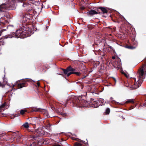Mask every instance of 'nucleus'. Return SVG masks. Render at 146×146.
I'll use <instances>...</instances> for the list:
<instances>
[{
	"instance_id": "28",
	"label": "nucleus",
	"mask_w": 146,
	"mask_h": 146,
	"mask_svg": "<svg viewBox=\"0 0 146 146\" xmlns=\"http://www.w3.org/2000/svg\"><path fill=\"white\" fill-rule=\"evenodd\" d=\"M105 53H104L102 55V58L103 59V57H104V56H105Z\"/></svg>"
},
{
	"instance_id": "31",
	"label": "nucleus",
	"mask_w": 146,
	"mask_h": 146,
	"mask_svg": "<svg viewBox=\"0 0 146 146\" xmlns=\"http://www.w3.org/2000/svg\"><path fill=\"white\" fill-rule=\"evenodd\" d=\"M86 77V76H83V77H82L80 79L82 80H83V79L85 78Z\"/></svg>"
},
{
	"instance_id": "8",
	"label": "nucleus",
	"mask_w": 146,
	"mask_h": 146,
	"mask_svg": "<svg viewBox=\"0 0 146 146\" xmlns=\"http://www.w3.org/2000/svg\"><path fill=\"white\" fill-rule=\"evenodd\" d=\"M100 13V12H99V13L98 12L96 11L95 10H91L89 11V12H88L87 13V14L89 15L92 16L93 15L97 14L98 13Z\"/></svg>"
},
{
	"instance_id": "41",
	"label": "nucleus",
	"mask_w": 146,
	"mask_h": 146,
	"mask_svg": "<svg viewBox=\"0 0 146 146\" xmlns=\"http://www.w3.org/2000/svg\"><path fill=\"white\" fill-rule=\"evenodd\" d=\"M48 125H49V127H50V124H49Z\"/></svg>"
},
{
	"instance_id": "27",
	"label": "nucleus",
	"mask_w": 146,
	"mask_h": 146,
	"mask_svg": "<svg viewBox=\"0 0 146 146\" xmlns=\"http://www.w3.org/2000/svg\"><path fill=\"white\" fill-rule=\"evenodd\" d=\"M112 78L113 79V81H114L115 83L116 82V80L115 79V78H114L113 77Z\"/></svg>"
},
{
	"instance_id": "26",
	"label": "nucleus",
	"mask_w": 146,
	"mask_h": 146,
	"mask_svg": "<svg viewBox=\"0 0 146 146\" xmlns=\"http://www.w3.org/2000/svg\"><path fill=\"white\" fill-rule=\"evenodd\" d=\"M144 62H145V64H144L143 65V66H146V59H145L144 60Z\"/></svg>"
},
{
	"instance_id": "6",
	"label": "nucleus",
	"mask_w": 146,
	"mask_h": 146,
	"mask_svg": "<svg viewBox=\"0 0 146 146\" xmlns=\"http://www.w3.org/2000/svg\"><path fill=\"white\" fill-rule=\"evenodd\" d=\"M62 69L63 71L64 74L67 75L68 77L71 74H74V71L76 70L75 69L72 68L71 66L67 67L66 69L63 68Z\"/></svg>"
},
{
	"instance_id": "21",
	"label": "nucleus",
	"mask_w": 146,
	"mask_h": 146,
	"mask_svg": "<svg viewBox=\"0 0 146 146\" xmlns=\"http://www.w3.org/2000/svg\"><path fill=\"white\" fill-rule=\"evenodd\" d=\"M36 125H38L39 124V122H40V120L39 119L36 118Z\"/></svg>"
},
{
	"instance_id": "9",
	"label": "nucleus",
	"mask_w": 146,
	"mask_h": 146,
	"mask_svg": "<svg viewBox=\"0 0 146 146\" xmlns=\"http://www.w3.org/2000/svg\"><path fill=\"white\" fill-rule=\"evenodd\" d=\"M125 103L126 104L129 103H132L133 104L135 105V106H136V105H137V104L135 102L134 100V99L128 100Z\"/></svg>"
},
{
	"instance_id": "18",
	"label": "nucleus",
	"mask_w": 146,
	"mask_h": 146,
	"mask_svg": "<svg viewBox=\"0 0 146 146\" xmlns=\"http://www.w3.org/2000/svg\"><path fill=\"white\" fill-rule=\"evenodd\" d=\"M74 74H76L77 76H80L81 73L80 72H76L74 71Z\"/></svg>"
},
{
	"instance_id": "33",
	"label": "nucleus",
	"mask_w": 146,
	"mask_h": 146,
	"mask_svg": "<svg viewBox=\"0 0 146 146\" xmlns=\"http://www.w3.org/2000/svg\"><path fill=\"white\" fill-rule=\"evenodd\" d=\"M146 105V103H144L143 105H141V106H145Z\"/></svg>"
},
{
	"instance_id": "22",
	"label": "nucleus",
	"mask_w": 146,
	"mask_h": 146,
	"mask_svg": "<svg viewBox=\"0 0 146 146\" xmlns=\"http://www.w3.org/2000/svg\"><path fill=\"white\" fill-rule=\"evenodd\" d=\"M135 107V105L133 104V105L131 106L129 108V110H131L133 109Z\"/></svg>"
},
{
	"instance_id": "29",
	"label": "nucleus",
	"mask_w": 146,
	"mask_h": 146,
	"mask_svg": "<svg viewBox=\"0 0 146 146\" xmlns=\"http://www.w3.org/2000/svg\"><path fill=\"white\" fill-rule=\"evenodd\" d=\"M3 30L0 31V36L1 35V34H2V33L3 32Z\"/></svg>"
},
{
	"instance_id": "30",
	"label": "nucleus",
	"mask_w": 146,
	"mask_h": 146,
	"mask_svg": "<svg viewBox=\"0 0 146 146\" xmlns=\"http://www.w3.org/2000/svg\"><path fill=\"white\" fill-rule=\"evenodd\" d=\"M113 21H114L115 22H116V23H119V21H115V20H113Z\"/></svg>"
},
{
	"instance_id": "35",
	"label": "nucleus",
	"mask_w": 146,
	"mask_h": 146,
	"mask_svg": "<svg viewBox=\"0 0 146 146\" xmlns=\"http://www.w3.org/2000/svg\"><path fill=\"white\" fill-rule=\"evenodd\" d=\"M16 115H13V117H11V119H12L13 118H14L15 117H17V116H16Z\"/></svg>"
},
{
	"instance_id": "24",
	"label": "nucleus",
	"mask_w": 146,
	"mask_h": 146,
	"mask_svg": "<svg viewBox=\"0 0 146 146\" xmlns=\"http://www.w3.org/2000/svg\"><path fill=\"white\" fill-rule=\"evenodd\" d=\"M5 135L4 134H0V137H1V138L3 137L4 136H5Z\"/></svg>"
},
{
	"instance_id": "39",
	"label": "nucleus",
	"mask_w": 146,
	"mask_h": 146,
	"mask_svg": "<svg viewBox=\"0 0 146 146\" xmlns=\"http://www.w3.org/2000/svg\"><path fill=\"white\" fill-rule=\"evenodd\" d=\"M84 9H85V8L84 7H82L81 8V9H82V10H84Z\"/></svg>"
},
{
	"instance_id": "40",
	"label": "nucleus",
	"mask_w": 146,
	"mask_h": 146,
	"mask_svg": "<svg viewBox=\"0 0 146 146\" xmlns=\"http://www.w3.org/2000/svg\"><path fill=\"white\" fill-rule=\"evenodd\" d=\"M95 103H96H96H96V102H95L94 103V104H95Z\"/></svg>"
},
{
	"instance_id": "38",
	"label": "nucleus",
	"mask_w": 146,
	"mask_h": 146,
	"mask_svg": "<svg viewBox=\"0 0 146 146\" xmlns=\"http://www.w3.org/2000/svg\"><path fill=\"white\" fill-rule=\"evenodd\" d=\"M112 58L113 59H115V57L114 56H113L112 57Z\"/></svg>"
},
{
	"instance_id": "19",
	"label": "nucleus",
	"mask_w": 146,
	"mask_h": 146,
	"mask_svg": "<svg viewBox=\"0 0 146 146\" xmlns=\"http://www.w3.org/2000/svg\"><path fill=\"white\" fill-rule=\"evenodd\" d=\"M5 105L6 103L5 102L0 106V109H2L4 108V107L5 106Z\"/></svg>"
},
{
	"instance_id": "13",
	"label": "nucleus",
	"mask_w": 146,
	"mask_h": 146,
	"mask_svg": "<svg viewBox=\"0 0 146 146\" xmlns=\"http://www.w3.org/2000/svg\"><path fill=\"white\" fill-rule=\"evenodd\" d=\"M23 126L26 129H28L29 127V123L28 122H26L24 123L23 125Z\"/></svg>"
},
{
	"instance_id": "37",
	"label": "nucleus",
	"mask_w": 146,
	"mask_h": 146,
	"mask_svg": "<svg viewBox=\"0 0 146 146\" xmlns=\"http://www.w3.org/2000/svg\"><path fill=\"white\" fill-rule=\"evenodd\" d=\"M108 48H110V49H112V48L111 46H108Z\"/></svg>"
},
{
	"instance_id": "42",
	"label": "nucleus",
	"mask_w": 146,
	"mask_h": 146,
	"mask_svg": "<svg viewBox=\"0 0 146 146\" xmlns=\"http://www.w3.org/2000/svg\"><path fill=\"white\" fill-rule=\"evenodd\" d=\"M97 11H98V9H97Z\"/></svg>"
},
{
	"instance_id": "25",
	"label": "nucleus",
	"mask_w": 146,
	"mask_h": 146,
	"mask_svg": "<svg viewBox=\"0 0 146 146\" xmlns=\"http://www.w3.org/2000/svg\"><path fill=\"white\" fill-rule=\"evenodd\" d=\"M36 84H37V86L38 87H39V86H40V83L39 82H37V83H36Z\"/></svg>"
},
{
	"instance_id": "34",
	"label": "nucleus",
	"mask_w": 146,
	"mask_h": 146,
	"mask_svg": "<svg viewBox=\"0 0 146 146\" xmlns=\"http://www.w3.org/2000/svg\"><path fill=\"white\" fill-rule=\"evenodd\" d=\"M124 75L126 77H128V76L127 74L125 73H124Z\"/></svg>"
},
{
	"instance_id": "36",
	"label": "nucleus",
	"mask_w": 146,
	"mask_h": 146,
	"mask_svg": "<svg viewBox=\"0 0 146 146\" xmlns=\"http://www.w3.org/2000/svg\"><path fill=\"white\" fill-rule=\"evenodd\" d=\"M53 146H61L60 145H54Z\"/></svg>"
},
{
	"instance_id": "15",
	"label": "nucleus",
	"mask_w": 146,
	"mask_h": 146,
	"mask_svg": "<svg viewBox=\"0 0 146 146\" xmlns=\"http://www.w3.org/2000/svg\"><path fill=\"white\" fill-rule=\"evenodd\" d=\"M27 112V111L25 110H22L20 111V114L22 115H24L25 112Z\"/></svg>"
},
{
	"instance_id": "4",
	"label": "nucleus",
	"mask_w": 146,
	"mask_h": 146,
	"mask_svg": "<svg viewBox=\"0 0 146 146\" xmlns=\"http://www.w3.org/2000/svg\"><path fill=\"white\" fill-rule=\"evenodd\" d=\"M29 81L28 80H20L17 81L16 82L15 84L13 85L12 86V90H16L17 89L14 88L16 85H17V87L18 88H21L27 86L28 85L27 82Z\"/></svg>"
},
{
	"instance_id": "10",
	"label": "nucleus",
	"mask_w": 146,
	"mask_h": 146,
	"mask_svg": "<svg viewBox=\"0 0 146 146\" xmlns=\"http://www.w3.org/2000/svg\"><path fill=\"white\" fill-rule=\"evenodd\" d=\"M98 9H101L103 14L106 13H108L109 12L108 10L104 7H99Z\"/></svg>"
},
{
	"instance_id": "11",
	"label": "nucleus",
	"mask_w": 146,
	"mask_h": 146,
	"mask_svg": "<svg viewBox=\"0 0 146 146\" xmlns=\"http://www.w3.org/2000/svg\"><path fill=\"white\" fill-rule=\"evenodd\" d=\"M41 110L42 111V109L35 107L31 109V111L32 112L36 111L40 112Z\"/></svg>"
},
{
	"instance_id": "14",
	"label": "nucleus",
	"mask_w": 146,
	"mask_h": 146,
	"mask_svg": "<svg viewBox=\"0 0 146 146\" xmlns=\"http://www.w3.org/2000/svg\"><path fill=\"white\" fill-rule=\"evenodd\" d=\"M3 82L4 83L3 84L2 83H1V82L0 83V86L2 88H3L5 86V84H6L7 83L6 81H5L4 80V79L3 78Z\"/></svg>"
},
{
	"instance_id": "12",
	"label": "nucleus",
	"mask_w": 146,
	"mask_h": 146,
	"mask_svg": "<svg viewBox=\"0 0 146 146\" xmlns=\"http://www.w3.org/2000/svg\"><path fill=\"white\" fill-rule=\"evenodd\" d=\"M41 110L40 112H44V115L46 116L47 118H48L50 116H49L48 113L47 111L44 110Z\"/></svg>"
},
{
	"instance_id": "16",
	"label": "nucleus",
	"mask_w": 146,
	"mask_h": 146,
	"mask_svg": "<svg viewBox=\"0 0 146 146\" xmlns=\"http://www.w3.org/2000/svg\"><path fill=\"white\" fill-rule=\"evenodd\" d=\"M110 112V109L109 108H107L106 111L105 112V113L106 114L108 115L109 114Z\"/></svg>"
},
{
	"instance_id": "7",
	"label": "nucleus",
	"mask_w": 146,
	"mask_h": 146,
	"mask_svg": "<svg viewBox=\"0 0 146 146\" xmlns=\"http://www.w3.org/2000/svg\"><path fill=\"white\" fill-rule=\"evenodd\" d=\"M77 140L80 143L78 142L75 143H74V146H81L82 145V144L81 143H85L84 141H83L79 139H77Z\"/></svg>"
},
{
	"instance_id": "32",
	"label": "nucleus",
	"mask_w": 146,
	"mask_h": 146,
	"mask_svg": "<svg viewBox=\"0 0 146 146\" xmlns=\"http://www.w3.org/2000/svg\"><path fill=\"white\" fill-rule=\"evenodd\" d=\"M4 115H5V114H3V113H1L0 115L1 116V117H3V116H4Z\"/></svg>"
},
{
	"instance_id": "5",
	"label": "nucleus",
	"mask_w": 146,
	"mask_h": 146,
	"mask_svg": "<svg viewBox=\"0 0 146 146\" xmlns=\"http://www.w3.org/2000/svg\"><path fill=\"white\" fill-rule=\"evenodd\" d=\"M33 135H31V137L34 139H36L41 136L44 135V132L42 128H38L36 130L32 131Z\"/></svg>"
},
{
	"instance_id": "3",
	"label": "nucleus",
	"mask_w": 146,
	"mask_h": 146,
	"mask_svg": "<svg viewBox=\"0 0 146 146\" xmlns=\"http://www.w3.org/2000/svg\"><path fill=\"white\" fill-rule=\"evenodd\" d=\"M145 76L144 75V71L143 69H141L139 72V80L137 84V82L134 83V88L137 89L141 86L143 81V79L145 78Z\"/></svg>"
},
{
	"instance_id": "44",
	"label": "nucleus",
	"mask_w": 146,
	"mask_h": 146,
	"mask_svg": "<svg viewBox=\"0 0 146 146\" xmlns=\"http://www.w3.org/2000/svg\"><path fill=\"white\" fill-rule=\"evenodd\" d=\"M19 115V114L18 115H17V116H18Z\"/></svg>"
},
{
	"instance_id": "20",
	"label": "nucleus",
	"mask_w": 146,
	"mask_h": 146,
	"mask_svg": "<svg viewBox=\"0 0 146 146\" xmlns=\"http://www.w3.org/2000/svg\"><path fill=\"white\" fill-rule=\"evenodd\" d=\"M21 139V137L20 136L18 135L17 136V138L16 139L17 140V141H19Z\"/></svg>"
},
{
	"instance_id": "17",
	"label": "nucleus",
	"mask_w": 146,
	"mask_h": 146,
	"mask_svg": "<svg viewBox=\"0 0 146 146\" xmlns=\"http://www.w3.org/2000/svg\"><path fill=\"white\" fill-rule=\"evenodd\" d=\"M126 47L127 48L131 49H133L135 48V47H133V46H126Z\"/></svg>"
},
{
	"instance_id": "2",
	"label": "nucleus",
	"mask_w": 146,
	"mask_h": 146,
	"mask_svg": "<svg viewBox=\"0 0 146 146\" xmlns=\"http://www.w3.org/2000/svg\"><path fill=\"white\" fill-rule=\"evenodd\" d=\"M67 103H70V106L77 107H84L87 105V102L82 99L80 97H78L73 95L71 96L68 99Z\"/></svg>"
},
{
	"instance_id": "45",
	"label": "nucleus",
	"mask_w": 146,
	"mask_h": 146,
	"mask_svg": "<svg viewBox=\"0 0 146 146\" xmlns=\"http://www.w3.org/2000/svg\"><path fill=\"white\" fill-rule=\"evenodd\" d=\"M34 128H35V127H34Z\"/></svg>"
},
{
	"instance_id": "23",
	"label": "nucleus",
	"mask_w": 146,
	"mask_h": 146,
	"mask_svg": "<svg viewBox=\"0 0 146 146\" xmlns=\"http://www.w3.org/2000/svg\"><path fill=\"white\" fill-rule=\"evenodd\" d=\"M60 114L62 115L63 117H64L66 116V113H63L61 112Z\"/></svg>"
},
{
	"instance_id": "1",
	"label": "nucleus",
	"mask_w": 146,
	"mask_h": 146,
	"mask_svg": "<svg viewBox=\"0 0 146 146\" xmlns=\"http://www.w3.org/2000/svg\"><path fill=\"white\" fill-rule=\"evenodd\" d=\"M31 19L30 15L25 14L24 15L22 21L23 23H26L25 25L23 24L22 27H20L19 29L17 30L15 33L12 32L10 34L6 36L4 38L3 40L2 38H0V45L4 44L5 43L3 40L5 39L11 38L13 37L23 38L31 36V29L29 27L28 25L27 24L29 22Z\"/></svg>"
},
{
	"instance_id": "43",
	"label": "nucleus",
	"mask_w": 146,
	"mask_h": 146,
	"mask_svg": "<svg viewBox=\"0 0 146 146\" xmlns=\"http://www.w3.org/2000/svg\"><path fill=\"white\" fill-rule=\"evenodd\" d=\"M1 139V137H0V140Z\"/></svg>"
}]
</instances>
